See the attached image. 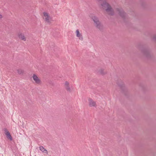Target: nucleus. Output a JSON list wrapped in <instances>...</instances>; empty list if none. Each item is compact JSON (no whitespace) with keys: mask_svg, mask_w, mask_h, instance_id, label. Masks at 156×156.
<instances>
[{"mask_svg":"<svg viewBox=\"0 0 156 156\" xmlns=\"http://www.w3.org/2000/svg\"><path fill=\"white\" fill-rule=\"evenodd\" d=\"M117 11L118 12L119 15L123 19L126 17V14L122 8H118L116 9Z\"/></svg>","mask_w":156,"mask_h":156,"instance_id":"20e7f679","label":"nucleus"},{"mask_svg":"<svg viewBox=\"0 0 156 156\" xmlns=\"http://www.w3.org/2000/svg\"><path fill=\"white\" fill-rule=\"evenodd\" d=\"M89 101V105L90 107H96L97 106L96 102L94 101L92 99L89 98L88 99Z\"/></svg>","mask_w":156,"mask_h":156,"instance_id":"6e6552de","label":"nucleus"},{"mask_svg":"<svg viewBox=\"0 0 156 156\" xmlns=\"http://www.w3.org/2000/svg\"><path fill=\"white\" fill-rule=\"evenodd\" d=\"M19 38L21 39L22 40L24 41H26V38L25 37L24 35L22 34H19Z\"/></svg>","mask_w":156,"mask_h":156,"instance_id":"ddd939ff","label":"nucleus"},{"mask_svg":"<svg viewBox=\"0 0 156 156\" xmlns=\"http://www.w3.org/2000/svg\"><path fill=\"white\" fill-rule=\"evenodd\" d=\"M40 150L42 151L43 152L48 154V152L47 150L44 148L43 146H40L39 147Z\"/></svg>","mask_w":156,"mask_h":156,"instance_id":"f8f14e48","label":"nucleus"},{"mask_svg":"<svg viewBox=\"0 0 156 156\" xmlns=\"http://www.w3.org/2000/svg\"><path fill=\"white\" fill-rule=\"evenodd\" d=\"M76 36L79 37V39L81 40H83V39L81 34L80 33L79 30L77 29L76 31Z\"/></svg>","mask_w":156,"mask_h":156,"instance_id":"9d476101","label":"nucleus"},{"mask_svg":"<svg viewBox=\"0 0 156 156\" xmlns=\"http://www.w3.org/2000/svg\"><path fill=\"white\" fill-rule=\"evenodd\" d=\"M153 39L154 41L156 42V35H154L153 37Z\"/></svg>","mask_w":156,"mask_h":156,"instance_id":"f3484780","label":"nucleus"},{"mask_svg":"<svg viewBox=\"0 0 156 156\" xmlns=\"http://www.w3.org/2000/svg\"><path fill=\"white\" fill-rule=\"evenodd\" d=\"M2 15H1V14H0V19L1 18H2Z\"/></svg>","mask_w":156,"mask_h":156,"instance_id":"a211bd4d","label":"nucleus"},{"mask_svg":"<svg viewBox=\"0 0 156 156\" xmlns=\"http://www.w3.org/2000/svg\"><path fill=\"white\" fill-rule=\"evenodd\" d=\"M98 4L103 3L104 2L106 1V0H97Z\"/></svg>","mask_w":156,"mask_h":156,"instance_id":"dca6fc26","label":"nucleus"},{"mask_svg":"<svg viewBox=\"0 0 156 156\" xmlns=\"http://www.w3.org/2000/svg\"><path fill=\"white\" fill-rule=\"evenodd\" d=\"M5 134L6 135L7 137L10 139V140H12V138L9 132L7 131L6 129H5Z\"/></svg>","mask_w":156,"mask_h":156,"instance_id":"1a4fd4ad","label":"nucleus"},{"mask_svg":"<svg viewBox=\"0 0 156 156\" xmlns=\"http://www.w3.org/2000/svg\"><path fill=\"white\" fill-rule=\"evenodd\" d=\"M99 5H101V7L103 9L105 10L109 15L111 16L114 15L113 10L109 4L106 2V1L99 4Z\"/></svg>","mask_w":156,"mask_h":156,"instance_id":"f257e3e1","label":"nucleus"},{"mask_svg":"<svg viewBox=\"0 0 156 156\" xmlns=\"http://www.w3.org/2000/svg\"><path fill=\"white\" fill-rule=\"evenodd\" d=\"M17 71L18 73L19 74H23L24 72L23 70L21 69H17Z\"/></svg>","mask_w":156,"mask_h":156,"instance_id":"2eb2a0df","label":"nucleus"},{"mask_svg":"<svg viewBox=\"0 0 156 156\" xmlns=\"http://www.w3.org/2000/svg\"><path fill=\"white\" fill-rule=\"evenodd\" d=\"M43 14L45 21L49 23H50L51 18L48 14L47 12H44Z\"/></svg>","mask_w":156,"mask_h":156,"instance_id":"423d86ee","label":"nucleus"},{"mask_svg":"<svg viewBox=\"0 0 156 156\" xmlns=\"http://www.w3.org/2000/svg\"><path fill=\"white\" fill-rule=\"evenodd\" d=\"M140 50L144 55L147 59H150L152 56L150 50L147 48H142Z\"/></svg>","mask_w":156,"mask_h":156,"instance_id":"7ed1b4c3","label":"nucleus"},{"mask_svg":"<svg viewBox=\"0 0 156 156\" xmlns=\"http://www.w3.org/2000/svg\"><path fill=\"white\" fill-rule=\"evenodd\" d=\"M64 86L67 91L70 92L72 91L73 89V87L71 85L70 86L69 83L67 81L65 83Z\"/></svg>","mask_w":156,"mask_h":156,"instance_id":"39448f33","label":"nucleus"},{"mask_svg":"<svg viewBox=\"0 0 156 156\" xmlns=\"http://www.w3.org/2000/svg\"><path fill=\"white\" fill-rule=\"evenodd\" d=\"M90 17L93 20L95 26L100 30H101L103 29L102 25L99 21L98 18L94 15H91L90 16Z\"/></svg>","mask_w":156,"mask_h":156,"instance_id":"f03ea898","label":"nucleus"},{"mask_svg":"<svg viewBox=\"0 0 156 156\" xmlns=\"http://www.w3.org/2000/svg\"><path fill=\"white\" fill-rule=\"evenodd\" d=\"M117 84L122 89H123L124 88V84L123 83L121 82V83H118Z\"/></svg>","mask_w":156,"mask_h":156,"instance_id":"4468645a","label":"nucleus"},{"mask_svg":"<svg viewBox=\"0 0 156 156\" xmlns=\"http://www.w3.org/2000/svg\"><path fill=\"white\" fill-rule=\"evenodd\" d=\"M100 74L104 75L107 73V72L104 69H100L98 72Z\"/></svg>","mask_w":156,"mask_h":156,"instance_id":"9b49d317","label":"nucleus"},{"mask_svg":"<svg viewBox=\"0 0 156 156\" xmlns=\"http://www.w3.org/2000/svg\"><path fill=\"white\" fill-rule=\"evenodd\" d=\"M33 78L36 83L39 84H41V80L36 74H34L33 75Z\"/></svg>","mask_w":156,"mask_h":156,"instance_id":"0eeeda50","label":"nucleus"}]
</instances>
